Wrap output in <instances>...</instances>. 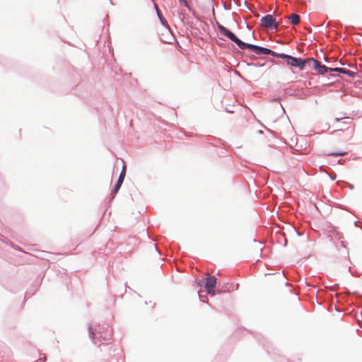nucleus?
Instances as JSON below:
<instances>
[{
    "mask_svg": "<svg viewBox=\"0 0 362 362\" xmlns=\"http://www.w3.org/2000/svg\"><path fill=\"white\" fill-rule=\"evenodd\" d=\"M218 29L222 35L228 37L230 40L234 42L241 49H250L257 54H272L274 57H278L279 54L273 52L269 49L242 42L232 32L226 29L223 25L221 24H218Z\"/></svg>",
    "mask_w": 362,
    "mask_h": 362,
    "instance_id": "1",
    "label": "nucleus"
},
{
    "mask_svg": "<svg viewBox=\"0 0 362 362\" xmlns=\"http://www.w3.org/2000/svg\"><path fill=\"white\" fill-rule=\"evenodd\" d=\"M278 57L284 59L287 65L298 67L300 70H303L308 64V59H303L301 58H296L283 53L278 54Z\"/></svg>",
    "mask_w": 362,
    "mask_h": 362,
    "instance_id": "2",
    "label": "nucleus"
},
{
    "mask_svg": "<svg viewBox=\"0 0 362 362\" xmlns=\"http://www.w3.org/2000/svg\"><path fill=\"white\" fill-rule=\"evenodd\" d=\"M261 25L267 29H277L278 23L271 14H267L261 18Z\"/></svg>",
    "mask_w": 362,
    "mask_h": 362,
    "instance_id": "3",
    "label": "nucleus"
},
{
    "mask_svg": "<svg viewBox=\"0 0 362 362\" xmlns=\"http://www.w3.org/2000/svg\"><path fill=\"white\" fill-rule=\"evenodd\" d=\"M308 64L309 65V66L312 67L315 70H317L320 74H324L328 70V68L327 66L321 64L319 61L313 58L308 59Z\"/></svg>",
    "mask_w": 362,
    "mask_h": 362,
    "instance_id": "4",
    "label": "nucleus"
},
{
    "mask_svg": "<svg viewBox=\"0 0 362 362\" xmlns=\"http://www.w3.org/2000/svg\"><path fill=\"white\" fill-rule=\"evenodd\" d=\"M216 285V278L214 276H209L205 283V288L209 295L216 294L215 288Z\"/></svg>",
    "mask_w": 362,
    "mask_h": 362,
    "instance_id": "5",
    "label": "nucleus"
},
{
    "mask_svg": "<svg viewBox=\"0 0 362 362\" xmlns=\"http://www.w3.org/2000/svg\"><path fill=\"white\" fill-rule=\"evenodd\" d=\"M162 35L163 36V37H162L160 40L163 42L171 43V40H173V35L170 30L169 26H167V28H165V30L162 33Z\"/></svg>",
    "mask_w": 362,
    "mask_h": 362,
    "instance_id": "6",
    "label": "nucleus"
},
{
    "mask_svg": "<svg viewBox=\"0 0 362 362\" xmlns=\"http://www.w3.org/2000/svg\"><path fill=\"white\" fill-rule=\"evenodd\" d=\"M125 174H126V169H125V166H124V168L120 173V175L119 177V179L117 182V184L115 185V186L112 190V193L116 194L118 192L119 189L120 188V187L124 181Z\"/></svg>",
    "mask_w": 362,
    "mask_h": 362,
    "instance_id": "7",
    "label": "nucleus"
},
{
    "mask_svg": "<svg viewBox=\"0 0 362 362\" xmlns=\"http://www.w3.org/2000/svg\"><path fill=\"white\" fill-rule=\"evenodd\" d=\"M288 19L291 20V23L292 25H298L299 23H300V17L298 15L296 14V13H293L291 14L289 17H288Z\"/></svg>",
    "mask_w": 362,
    "mask_h": 362,
    "instance_id": "8",
    "label": "nucleus"
},
{
    "mask_svg": "<svg viewBox=\"0 0 362 362\" xmlns=\"http://www.w3.org/2000/svg\"><path fill=\"white\" fill-rule=\"evenodd\" d=\"M330 71L346 74H348L349 76H352L353 75V73L350 70H346V69H343V68L330 69Z\"/></svg>",
    "mask_w": 362,
    "mask_h": 362,
    "instance_id": "9",
    "label": "nucleus"
},
{
    "mask_svg": "<svg viewBox=\"0 0 362 362\" xmlns=\"http://www.w3.org/2000/svg\"><path fill=\"white\" fill-rule=\"evenodd\" d=\"M156 12H157V14L158 16V18L161 22V23L165 27L167 28V26H168V23L166 21V20L163 17L160 11H159V9L156 7Z\"/></svg>",
    "mask_w": 362,
    "mask_h": 362,
    "instance_id": "10",
    "label": "nucleus"
},
{
    "mask_svg": "<svg viewBox=\"0 0 362 362\" xmlns=\"http://www.w3.org/2000/svg\"><path fill=\"white\" fill-rule=\"evenodd\" d=\"M345 154H346V152L342 151L328 153L329 156H344Z\"/></svg>",
    "mask_w": 362,
    "mask_h": 362,
    "instance_id": "11",
    "label": "nucleus"
},
{
    "mask_svg": "<svg viewBox=\"0 0 362 362\" xmlns=\"http://www.w3.org/2000/svg\"><path fill=\"white\" fill-rule=\"evenodd\" d=\"M179 1H180L181 5L184 6H186V7H188V4H187V0H179Z\"/></svg>",
    "mask_w": 362,
    "mask_h": 362,
    "instance_id": "12",
    "label": "nucleus"
},
{
    "mask_svg": "<svg viewBox=\"0 0 362 362\" xmlns=\"http://www.w3.org/2000/svg\"><path fill=\"white\" fill-rule=\"evenodd\" d=\"M90 334L92 339H94L95 333L92 328L89 329Z\"/></svg>",
    "mask_w": 362,
    "mask_h": 362,
    "instance_id": "13",
    "label": "nucleus"
}]
</instances>
